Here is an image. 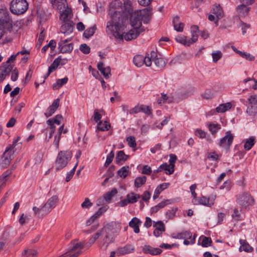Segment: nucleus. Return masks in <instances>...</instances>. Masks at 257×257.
<instances>
[{
  "label": "nucleus",
  "instance_id": "obj_2",
  "mask_svg": "<svg viewBox=\"0 0 257 257\" xmlns=\"http://www.w3.org/2000/svg\"><path fill=\"white\" fill-rule=\"evenodd\" d=\"M107 28L113 33L115 38L120 40L124 39L126 41H131L137 38L141 32H142L140 30L134 28L127 33H123V26L119 22H115L114 25L109 23V25L107 26Z\"/></svg>",
  "mask_w": 257,
  "mask_h": 257
},
{
  "label": "nucleus",
  "instance_id": "obj_15",
  "mask_svg": "<svg viewBox=\"0 0 257 257\" xmlns=\"http://www.w3.org/2000/svg\"><path fill=\"white\" fill-rule=\"evenodd\" d=\"M63 117L61 114H57L54 117L47 120V123L49 125V128L52 133H54L56 125H60Z\"/></svg>",
  "mask_w": 257,
  "mask_h": 257
},
{
  "label": "nucleus",
  "instance_id": "obj_4",
  "mask_svg": "<svg viewBox=\"0 0 257 257\" xmlns=\"http://www.w3.org/2000/svg\"><path fill=\"white\" fill-rule=\"evenodd\" d=\"M20 137H17L16 139L14 140L13 144L8 147L4 153L2 158L1 166L2 168H7L11 163V161L14 159L13 149L16 146L17 143L20 140Z\"/></svg>",
  "mask_w": 257,
  "mask_h": 257
},
{
  "label": "nucleus",
  "instance_id": "obj_42",
  "mask_svg": "<svg viewBox=\"0 0 257 257\" xmlns=\"http://www.w3.org/2000/svg\"><path fill=\"white\" fill-rule=\"evenodd\" d=\"M68 78L67 77H64L62 79H58L56 83L53 84V88L54 90L58 89L60 87H61L64 84H66L68 81Z\"/></svg>",
  "mask_w": 257,
  "mask_h": 257
},
{
  "label": "nucleus",
  "instance_id": "obj_22",
  "mask_svg": "<svg viewBox=\"0 0 257 257\" xmlns=\"http://www.w3.org/2000/svg\"><path fill=\"white\" fill-rule=\"evenodd\" d=\"M236 9L240 17L245 18L248 15L250 8V7H247L244 4H242L238 6Z\"/></svg>",
  "mask_w": 257,
  "mask_h": 257
},
{
  "label": "nucleus",
  "instance_id": "obj_6",
  "mask_svg": "<svg viewBox=\"0 0 257 257\" xmlns=\"http://www.w3.org/2000/svg\"><path fill=\"white\" fill-rule=\"evenodd\" d=\"M12 21L8 12H0V39L4 34V29L11 31L12 29Z\"/></svg>",
  "mask_w": 257,
  "mask_h": 257
},
{
  "label": "nucleus",
  "instance_id": "obj_7",
  "mask_svg": "<svg viewBox=\"0 0 257 257\" xmlns=\"http://www.w3.org/2000/svg\"><path fill=\"white\" fill-rule=\"evenodd\" d=\"M72 157V153L69 151H60L56 160V169L57 170L64 168Z\"/></svg>",
  "mask_w": 257,
  "mask_h": 257
},
{
  "label": "nucleus",
  "instance_id": "obj_8",
  "mask_svg": "<svg viewBox=\"0 0 257 257\" xmlns=\"http://www.w3.org/2000/svg\"><path fill=\"white\" fill-rule=\"evenodd\" d=\"M246 112L250 116H255L257 113V94L249 96L246 101Z\"/></svg>",
  "mask_w": 257,
  "mask_h": 257
},
{
  "label": "nucleus",
  "instance_id": "obj_9",
  "mask_svg": "<svg viewBox=\"0 0 257 257\" xmlns=\"http://www.w3.org/2000/svg\"><path fill=\"white\" fill-rule=\"evenodd\" d=\"M237 202L240 205L244 207L252 205L254 203L253 198L248 192H243L239 195L237 198Z\"/></svg>",
  "mask_w": 257,
  "mask_h": 257
},
{
  "label": "nucleus",
  "instance_id": "obj_49",
  "mask_svg": "<svg viewBox=\"0 0 257 257\" xmlns=\"http://www.w3.org/2000/svg\"><path fill=\"white\" fill-rule=\"evenodd\" d=\"M96 30V26H93L92 27L87 29L83 33V36L85 38L88 39L93 35Z\"/></svg>",
  "mask_w": 257,
  "mask_h": 257
},
{
  "label": "nucleus",
  "instance_id": "obj_20",
  "mask_svg": "<svg viewBox=\"0 0 257 257\" xmlns=\"http://www.w3.org/2000/svg\"><path fill=\"white\" fill-rule=\"evenodd\" d=\"M72 16L71 9L67 7L66 9L60 12V20L64 22H69Z\"/></svg>",
  "mask_w": 257,
  "mask_h": 257
},
{
  "label": "nucleus",
  "instance_id": "obj_25",
  "mask_svg": "<svg viewBox=\"0 0 257 257\" xmlns=\"http://www.w3.org/2000/svg\"><path fill=\"white\" fill-rule=\"evenodd\" d=\"M122 8L121 13L124 14L125 16H128L134 12H133L131 3L127 0H124Z\"/></svg>",
  "mask_w": 257,
  "mask_h": 257
},
{
  "label": "nucleus",
  "instance_id": "obj_47",
  "mask_svg": "<svg viewBox=\"0 0 257 257\" xmlns=\"http://www.w3.org/2000/svg\"><path fill=\"white\" fill-rule=\"evenodd\" d=\"M255 143V138L253 137H250L248 139L246 140L244 145V148L246 150H249L252 147V146L254 145Z\"/></svg>",
  "mask_w": 257,
  "mask_h": 257
},
{
  "label": "nucleus",
  "instance_id": "obj_63",
  "mask_svg": "<svg viewBox=\"0 0 257 257\" xmlns=\"http://www.w3.org/2000/svg\"><path fill=\"white\" fill-rule=\"evenodd\" d=\"M80 50L84 54H87L90 51V47L86 44H81L79 47Z\"/></svg>",
  "mask_w": 257,
  "mask_h": 257
},
{
  "label": "nucleus",
  "instance_id": "obj_40",
  "mask_svg": "<svg viewBox=\"0 0 257 257\" xmlns=\"http://www.w3.org/2000/svg\"><path fill=\"white\" fill-rule=\"evenodd\" d=\"M9 234L4 232L0 238V251L2 250L6 244L9 242Z\"/></svg>",
  "mask_w": 257,
  "mask_h": 257
},
{
  "label": "nucleus",
  "instance_id": "obj_64",
  "mask_svg": "<svg viewBox=\"0 0 257 257\" xmlns=\"http://www.w3.org/2000/svg\"><path fill=\"white\" fill-rule=\"evenodd\" d=\"M11 72V80L13 81H16L18 78L19 71L17 68L14 66V67H13V70Z\"/></svg>",
  "mask_w": 257,
  "mask_h": 257
},
{
  "label": "nucleus",
  "instance_id": "obj_12",
  "mask_svg": "<svg viewBox=\"0 0 257 257\" xmlns=\"http://www.w3.org/2000/svg\"><path fill=\"white\" fill-rule=\"evenodd\" d=\"M71 248L67 252L71 257H77L81 253V250L84 247V243L74 240L71 242Z\"/></svg>",
  "mask_w": 257,
  "mask_h": 257
},
{
  "label": "nucleus",
  "instance_id": "obj_21",
  "mask_svg": "<svg viewBox=\"0 0 257 257\" xmlns=\"http://www.w3.org/2000/svg\"><path fill=\"white\" fill-rule=\"evenodd\" d=\"M143 251L145 254H150L152 255L160 254L162 250L159 248H154L149 245H145L143 248Z\"/></svg>",
  "mask_w": 257,
  "mask_h": 257
},
{
  "label": "nucleus",
  "instance_id": "obj_31",
  "mask_svg": "<svg viewBox=\"0 0 257 257\" xmlns=\"http://www.w3.org/2000/svg\"><path fill=\"white\" fill-rule=\"evenodd\" d=\"M239 242L241 244L239 248V251H244L247 252H251L253 251V249L245 240L240 239Z\"/></svg>",
  "mask_w": 257,
  "mask_h": 257
},
{
  "label": "nucleus",
  "instance_id": "obj_57",
  "mask_svg": "<svg viewBox=\"0 0 257 257\" xmlns=\"http://www.w3.org/2000/svg\"><path fill=\"white\" fill-rule=\"evenodd\" d=\"M141 112H143L148 115H150L152 114L151 108L149 106L144 104L141 105Z\"/></svg>",
  "mask_w": 257,
  "mask_h": 257
},
{
  "label": "nucleus",
  "instance_id": "obj_26",
  "mask_svg": "<svg viewBox=\"0 0 257 257\" xmlns=\"http://www.w3.org/2000/svg\"><path fill=\"white\" fill-rule=\"evenodd\" d=\"M97 68L106 79L108 78L110 76L111 73L110 67H104L103 62H100L97 64Z\"/></svg>",
  "mask_w": 257,
  "mask_h": 257
},
{
  "label": "nucleus",
  "instance_id": "obj_30",
  "mask_svg": "<svg viewBox=\"0 0 257 257\" xmlns=\"http://www.w3.org/2000/svg\"><path fill=\"white\" fill-rule=\"evenodd\" d=\"M61 60L62 58L60 56L54 60L52 64L49 67L48 71L45 76V79L48 77L49 75L58 67L60 65Z\"/></svg>",
  "mask_w": 257,
  "mask_h": 257
},
{
  "label": "nucleus",
  "instance_id": "obj_29",
  "mask_svg": "<svg viewBox=\"0 0 257 257\" xmlns=\"http://www.w3.org/2000/svg\"><path fill=\"white\" fill-rule=\"evenodd\" d=\"M173 24L174 29L176 31L180 32H183L185 25L180 21L179 17L177 16L174 18Z\"/></svg>",
  "mask_w": 257,
  "mask_h": 257
},
{
  "label": "nucleus",
  "instance_id": "obj_35",
  "mask_svg": "<svg viewBox=\"0 0 257 257\" xmlns=\"http://www.w3.org/2000/svg\"><path fill=\"white\" fill-rule=\"evenodd\" d=\"M58 201V197L54 195L48 200L45 204L52 210L56 206Z\"/></svg>",
  "mask_w": 257,
  "mask_h": 257
},
{
  "label": "nucleus",
  "instance_id": "obj_34",
  "mask_svg": "<svg viewBox=\"0 0 257 257\" xmlns=\"http://www.w3.org/2000/svg\"><path fill=\"white\" fill-rule=\"evenodd\" d=\"M101 229L98 230L89 240L88 242H87L86 245L87 246H90L92 244H93L95 241L99 237H101L100 240L103 238V236Z\"/></svg>",
  "mask_w": 257,
  "mask_h": 257
},
{
  "label": "nucleus",
  "instance_id": "obj_50",
  "mask_svg": "<svg viewBox=\"0 0 257 257\" xmlns=\"http://www.w3.org/2000/svg\"><path fill=\"white\" fill-rule=\"evenodd\" d=\"M37 251L33 249H25L24 252L22 254V257H36Z\"/></svg>",
  "mask_w": 257,
  "mask_h": 257
},
{
  "label": "nucleus",
  "instance_id": "obj_51",
  "mask_svg": "<svg viewBox=\"0 0 257 257\" xmlns=\"http://www.w3.org/2000/svg\"><path fill=\"white\" fill-rule=\"evenodd\" d=\"M168 200H165L162 201L160 203H159L157 205L152 207L151 208V212L152 213H156L158 211L161 209L165 207L167 204H168Z\"/></svg>",
  "mask_w": 257,
  "mask_h": 257
},
{
  "label": "nucleus",
  "instance_id": "obj_3",
  "mask_svg": "<svg viewBox=\"0 0 257 257\" xmlns=\"http://www.w3.org/2000/svg\"><path fill=\"white\" fill-rule=\"evenodd\" d=\"M122 3L117 0L113 1L110 4L109 14L111 17L112 20L108 22L107 25H109V23L114 25L115 22H119L120 17L122 15Z\"/></svg>",
  "mask_w": 257,
  "mask_h": 257
},
{
  "label": "nucleus",
  "instance_id": "obj_61",
  "mask_svg": "<svg viewBox=\"0 0 257 257\" xmlns=\"http://www.w3.org/2000/svg\"><path fill=\"white\" fill-rule=\"evenodd\" d=\"M212 240L210 237L203 236L201 244L204 247H208L211 245Z\"/></svg>",
  "mask_w": 257,
  "mask_h": 257
},
{
  "label": "nucleus",
  "instance_id": "obj_37",
  "mask_svg": "<svg viewBox=\"0 0 257 257\" xmlns=\"http://www.w3.org/2000/svg\"><path fill=\"white\" fill-rule=\"evenodd\" d=\"M177 239H189L192 237V233L189 231H185L182 232L178 233L173 236Z\"/></svg>",
  "mask_w": 257,
  "mask_h": 257
},
{
  "label": "nucleus",
  "instance_id": "obj_48",
  "mask_svg": "<svg viewBox=\"0 0 257 257\" xmlns=\"http://www.w3.org/2000/svg\"><path fill=\"white\" fill-rule=\"evenodd\" d=\"M147 180V177L145 176L139 177L136 178L135 180V186L137 188L141 187L144 184Z\"/></svg>",
  "mask_w": 257,
  "mask_h": 257
},
{
  "label": "nucleus",
  "instance_id": "obj_44",
  "mask_svg": "<svg viewBox=\"0 0 257 257\" xmlns=\"http://www.w3.org/2000/svg\"><path fill=\"white\" fill-rule=\"evenodd\" d=\"M126 198L128 199L130 203H134L137 202L138 199L141 198V196L139 194L132 192L127 195Z\"/></svg>",
  "mask_w": 257,
  "mask_h": 257
},
{
  "label": "nucleus",
  "instance_id": "obj_13",
  "mask_svg": "<svg viewBox=\"0 0 257 257\" xmlns=\"http://www.w3.org/2000/svg\"><path fill=\"white\" fill-rule=\"evenodd\" d=\"M14 64H7L3 63L0 66V83H2L6 78L7 76L10 74L12 71L13 70Z\"/></svg>",
  "mask_w": 257,
  "mask_h": 257
},
{
  "label": "nucleus",
  "instance_id": "obj_27",
  "mask_svg": "<svg viewBox=\"0 0 257 257\" xmlns=\"http://www.w3.org/2000/svg\"><path fill=\"white\" fill-rule=\"evenodd\" d=\"M151 54L152 58H153V61L157 67L161 68L165 65V62L164 59L162 58L158 57L155 51H151Z\"/></svg>",
  "mask_w": 257,
  "mask_h": 257
},
{
  "label": "nucleus",
  "instance_id": "obj_41",
  "mask_svg": "<svg viewBox=\"0 0 257 257\" xmlns=\"http://www.w3.org/2000/svg\"><path fill=\"white\" fill-rule=\"evenodd\" d=\"M208 126L209 131L211 134L214 135L218 130L221 128L220 125L218 123H213L212 122H209Z\"/></svg>",
  "mask_w": 257,
  "mask_h": 257
},
{
  "label": "nucleus",
  "instance_id": "obj_1",
  "mask_svg": "<svg viewBox=\"0 0 257 257\" xmlns=\"http://www.w3.org/2000/svg\"><path fill=\"white\" fill-rule=\"evenodd\" d=\"M120 229L119 224L115 222L107 224L101 229L103 238L99 241V246L102 249L105 250L108 245L113 241L114 237Z\"/></svg>",
  "mask_w": 257,
  "mask_h": 257
},
{
  "label": "nucleus",
  "instance_id": "obj_36",
  "mask_svg": "<svg viewBox=\"0 0 257 257\" xmlns=\"http://www.w3.org/2000/svg\"><path fill=\"white\" fill-rule=\"evenodd\" d=\"M128 156L126 155L123 151H119L118 152L116 157V162L117 164H120L122 162H125Z\"/></svg>",
  "mask_w": 257,
  "mask_h": 257
},
{
  "label": "nucleus",
  "instance_id": "obj_19",
  "mask_svg": "<svg viewBox=\"0 0 257 257\" xmlns=\"http://www.w3.org/2000/svg\"><path fill=\"white\" fill-rule=\"evenodd\" d=\"M59 99L57 98L53 102L52 104L47 108L44 114L46 117L51 116L55 113L59 106Z\"/></svg>",
  "mask_w": 257,
  "mask_h": 257
},
{
  "label": "nucleus",
  "instance_id": "obj_43",
  "mask_svg": "<svg viewBox=\"0 0 257 257\" xmlns=\"http://www.w3.org/2000/svg\"><path fill=\"white\" fill-rule=\"evenodd\" d=\"M60 48V52L62 53H70L72 52L73 47L72 43L67 45H64L59 47Z\"/></svg>",
  "mask_w": 257,
  "mask_h": 257
},
{
  "label": "nucleus",
  "instance_id": "obj_14",
  "mask_svg": "<svg viewBox=\"0 0 257 257\" xmlns=\"http://www.w3.org/2000/svg\"><path fill=\"white\" fill-rule=\"evenodd\" d=\"M130 16V22L131 25L135 28L140 30L143 31V29H140V27L142 26V20L140 17L139 10L136 11L132 13Z\"/></svg>",
  "mask_w": 257,
  "mask_h": 257
},
{
  "label": "nucleus",
  "instance_id": "obj_39",
  "mask_svg": "<svg viewBox=\"0 0 257 257\" xmlns=\"http://www.w3.org/2000/svg\"><path fill=\"white\" fill-rule=\"evenodd\" d=\"M117 193V189L113 188L110 191L107 192L103 195L105 201L107 203H109L112 198Z\"/></svg>",
  "mask_w": 257,
  "mask_h": 257
},
{
  "label": "nucleus",
  "instance_id": "obj_58",
  "mask_svg": "<svg viewBox=\"0 0 257 257\" xmlns=\"http://www.w3.org/2000/svg\"><path fill=\"white\" fill-rule=\"evenodd\" d=\"M126 141L130 147L134 148L137 146L135 138L133 136H130L126 138Z\"/></svg>",
  "mask_w": 257,
  "mask_h": 257
},
{
  "label": "nucleus",
  "instance_id": "obj_54",
  "mask_svg": "<svg viewBox=\"0 0 257 257\" xmlns=\"http://www.w3.org/2000/svg\"><path fill=\"white\" fill-rule=\"evenodd\" d=\"M160 168H162V170H164L166 171L167 174L171 175L173 173L174 171V168H172V166L167 163H164L160 166Z\"/></svg>",
  "mask_w": 257,
  "mask_h": 257
},
{
  "label": "nucleus",
  "instance_id": "obj_53",
  "mask_svg": "<svg viewBox=\"0 0 257 257\" xmlns=\"http://www.w3.org/2000/svg\"><path fill=\"white\" fill-rule=\"evenodd\" d=\"M236 53L238 54L242 58H244L249 61H253L254 57L249 53L243 52L240 51H236Z\"/></svg>",
  "mask_w": 257,
  "mask_h": 257
},
{
  "label": "nucleus",
  "instance_id": "obj_17",
  "mask_svg": "<svg viewBox=\"0 0 257 257\" xmlns=\"http://www.w3.org/2000/svg\"><path fill=\"white\" fill-rule=\"evenodd\" d=\"M33 210L35 215L38 217H43L51 211V210L45 204L41 208L33 207Z\"/></svg>",
  "mask_w": 257,
  "mask_h": 257
},
{
  "label": "nucleus",
  "instance_id": "obj_59",
  "mask_svg": "<svg viewBox=\"0 0 257 257\" xmlns=\"http://www.w3.org/2000/svg\"><path fill=\"white\" fill-rule=\"evenodd\" d=\"M177 210V208H173L169 210L166 213L167 218L170 219H173L175 216Z\"/></svg>",
  "mask_w": 257,
  "mask_h": 257
},
{
  "label": "nucleus",
  "instance_id": "obj_33",
  "mask_svg": "<svg viewBox=\"0 0 257 257\" xmlns=\"http://www.w3.org/2000/svg\"><path fill=\"white\" fill-rule=\"evenodd\" d=\"M169 184L167 183H164L159 185L155 190V192L153 195V199H156L157 198L159 197L160 193L163 190L166 189L169 186Z\"/></svg>",
  "mask_w": 257,
  "mask_h": 257
},
{
  "label": "nucleus",
  "instance_id": "obj_46",
  "mask_svg": "<svg viewBox=\"0 0 257 257\" xmlns=\"http://www.w3.org/2000/svg\"><path fill=\"white\" fill-rule=\"evenodd\" d=\"M186 37L183 35H179L176 37L175 40L177 42L183 44L185 46H189L191 42H190V40H189L187 41L186 40Z\"/></svg>",
  "mask_w": 257,
  "mask_h": 257
},
{
  "label": "nucleus",
  "instance_id": "obj_56",
  "mask_svg": "<svg viewBox=\"0 0 257 257\" xmlns=\"http://www.w3.org/2000/svg\"><path fill=\"white\" fill-rule=\"evenodd\" d=\"M93 205L89 198H85L84 201L81 203V207L83 209H89Z\"/></svg>",
  "mask_w": 257,
  "mask_h": 257
},
{
  "label": "nucleus",
  "instance_id": "obj_24",
  "mask_svg": "<svg viewBox=\"0 0 257 257\" xmlns=\"http://www.w3.org/2000/svg\"><path fill=\"white\" fill-rule=\"evenodd\" d=\"M232 104L230 102H227L222 103L217 106L215 110H212L210 111L212 114H214L215 112L218 113H223L231 108Z\"/></svg>",
  "mask_w": 257,
  "mask_h": 257
},
{
  "label": "nucleus",
  "instance_id": "obj_18",
  "mask_svg": "<svg viewBox=\"0 0 257 257\" xmlns=\"http://www.w3.org/2000/svg\"><path fill=\"white\" fill-rule=\"evenodd\" d=\"M212 13L216 16V20L215 24L216 26H218V20L222 19L224 17V12L220 5L215 4L213 6L212 10Z\"/></svg>",
  "mask_w": 257,
  "mask_h": 257
},
{
  "label": "nucleus",
  "instance_id": "obj_45",
  "mask_svg": "<svg viewBox=\"0 0 257 257\" xmlns=\"http://www.w3.org/2000/svg\"><path fill=\"white\" fill-rule=\"evenodd\" d=\"M11 170H7L0 176V186L4 187V184L7 181V178L12 174Z\"/></svg>",
  "mask_w": 257,
  "mask_h": 257
},
{
  "label": "nucleus",
  "instance_id": "obj_55",
  "mask_svg": "<svg viewBox=\"0 0 257 257\" xmlns=\"http://www.w3.org/2000/svg\"><path fill=\"white\" fill-rule=\"evenodd\" d=\"M128 166H124L117 171V174L122 178H125L128 173Z\"/></svg>",
  "mask_w": 257,
  "mask_h": 257
},
{
  "label": "nucleus",
  "instance_id": "obj_62",
  "mask_svg": "<svg viewBox=\"0 0 257 257\" xmlns=\"http://www.w3.org/2000/svg\"><path fill=\"white\" fill-rule=\"evenodd\" d=\"M170 119V116H169V117H166L161 123L158 124L157 122H156L154 125L158 128L162 130L163 128V126L167 124Z\"/></svg>",
  "mask_w": 257,
  "mask_h": 257
},
{
  "label": "nucleus",
  "instance_id": "obj_10",
  "mask_svg": "<svg viewBox=\"0 0 257 257\" xmlns=\"http://www.w3.org/2000/svg\"><path fill=\"white\" fill-rule=\"evenodd\" d=\"M234 136L230 131H227L225 133V136L220 139L219 146L228 151L232 144Z\"/></svg>",
  "mask_w": 257,
  "mask_h": 257
},
{
  "label": "nucleus",
  "instance_id": "obj_32",
  "mask_svg": "<svg viewBox=\"0 0 257 257\" xmlns=\"http://www.w3.org/2000/svg\"><path fill=\"white\" fill-rule=\"evenodd\" d=\"M141 221L136 217H134L129 223V226L134 229V232L138 233L140 232L139 225Z\"/></svg>",
  "mask_w": 257,
  "mask_h": 257
},
{
  "label": "nucleus",
  "instance_id": "obj_60",
  "mask_svg": "<svg viewBox=\"0 0 257 257\" xmlns=\"http://www.w3.org/2000/svg\"><path fill=\"white\" fill-rule=\"evenodd\" d=\"M222 56V54L220 51H217L215 52H213L212 53V56L213 58V61L214 63L217 62Z\"/></svg>",
  "mask_w": 257,
  "mask_h": 257
},
{
  "label": "nucleus",
  "instance_id": "obj_52",
  "mask_svg": "<svg viewBox=\"0 0 257 257\" xmlns=\"http://www.w3.org/2000/svg\"><path fill=\"white\" fill-rule=\"evenodd\" d=\"M144 56L138 55L134 58V63L137 67H141L143 65Z\"/></svg>",
  "mask_w": 257,
  "mask_h": 257
},
{
  "label": "nucleus",
  "instance_id": "obj_5",
  "mask_svg": "<svg viewBox=\"0 0 257 257\" xmlns=\"http://www.w3.org/2000/svg\"><path fill=\"white\" fill-rule=\"evenodd\" d=\"M28 9V3L26 0H12L10 3V10L14 15L23 14Z\"/></svg>",
  "mask_w": 257,
  "mask_h": 257
},
{
  "label": "nucleus",
  "instance_id": "obj_16",
  "mask_svg": "<svg viewBox=\"0 0 257 257\" xmlns=\"http://www.w3.org/2000/svg\"><path fill=\"white\" fill-rule=\"evenodd\" d=\"M139 11L142 21L145 24L148 23L152 18V9L149 7Z\"/></svg>",
  "mask_w": 257,
  "mask_h": 257
},
{
  "label": "nucleus",
  "instance_id": "obj_11",
  "mask_svg": "<svg viewBox=\"0 0 257 257\" xmlns=\"http://www.w3.org/2000/svg\"><path fill=\"white\" fill-rule=\"evenodd\" d=\"M215 198L216 195H212L208 198L202 196L198 197L197 200H192V203L194 205H202L210 207L214 205Z\"/></svg>",
  "mask_w": 257,
  "mask_h": 257
},
{
  "label": "nucleus",
  "instance_id": "obj_23",
  "mask_svg": "<svg viewBox=\"0 0 257 257\" xmlns=\"http://www.w3.org/2000/svg\"><path fill=\"white\" fill-rule=\"evenodd\" d=\"M74 23L72 21H69L62 25L60 28V32L65 34H71L73 30Z\"/></svg>",
  "mask_w": 257,
  "mask_h": 257
},
{
  "label": "nucleus",
  "instance_id": "obj_28",
  "mask_svg": "<svg viewBox=\"0 0 257 257\" xmlns=\"http://www.w3.org/2000/svg\"><path fill=\"white\" fill-rule=\"evenodd\" d=\"M135 250L134 247L131 244H127L124 247L119 248L116 251L118 255H122L133 252Z\"/></svg>",
  "mask_w": 257,
  "mask_h": 257
},
{
  "label": "nucleus",
  "instance_id": "obj_38",
  "mask_svg": "<svg viewBox=\"0 0 257 257\" xmlns=\"http://www.w3.org/2000/svg\"><path fill=\"white\" fill-rule=\"evenodd\" d=\"M110 127V123L107 121H100L97 124V130L100 131H108Z\"/></svg>",
  "mask_w": 257,
  "mask_h": 257
}]
</instances>
